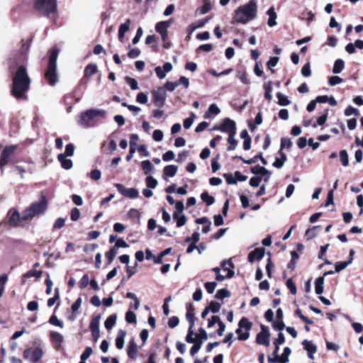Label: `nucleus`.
<instances>
[{
    "label": "nucleus",
    "mask_w": 363,
    "mask_h": 363,
    "mask_svg": "<svg viewBox=\"0 0 363 363\" xmlns=\"http://www.w3.org/2000/svg\"><path fill=\"white\" fill-rule=\"evenodd\" d=\"M42 271H38V270H35V269H31L28 272H27L25 274H24V277L25 278H30V277H36L37 279H39L42 276Z\"/></svg>",
    "instance_id": "864d4df0"
},
{
    "label": "nucleus",
    "mask_w": 363,
    "mask_h": 363,
    "mask_svg": "<svg viewBox=\"0 0 363 363\" xmlns=\"http://www.w3.org/2000/svg\"><path fill=\"white\" fill-rule=\"evenodd\" d=\"M115 186L121 194L127 198L133 199L139 196V192L135 188H125L121 184H116Z\"/></svg>",
    "instance_id": "ddd939ff"
},
{
    "label": "nucleus",
    "mask_w": 363,
    "mask_h": 363,
    "mask_svg": "<svg viewBox=\"0 0 363 363\" xmlns=\"http://www.w3.org/2000/svg\"><path fill=\"white\" fill-rule=\"evenodd\" d=\"M48 206L47 196L43 193L40 195V199L38 202L32 203L23 212V220H30L35 216L44 214Z\"/></svg>",
    "instance_id": "7ed1b4c3"
},
{
    "label": "nucleus",
    "mask_w": 363,
    "mask_h": 363,
    "mask_svg": "<svg viewBox=\"0 0 363 363\" xmlns=\"http://www.w3.org/2000/svg\"><path fill=\"white\" fill-rule=\"evenodd\" d=\"M277 97L278 99V103L281 106H286L290 103V101L288 99V97L280 92H278L277 94Z\"/></svg>",
    "instance_id": "09e8293b"
},
{
    "label": "nucleus",
    "mask_w": 363,
    "mask_h": 363,
    "mask_svg": "<svg viewBox=\"0 0 363 363\" xmlns=\"http://www.w3.org/2000/svg\"><path fill=\"white\" fill-rule=\"evenodd\" d=\"M30 79L25 66L20 65L16 71L12 81L11 94L18 100H26L30 89Z\"/></svg>",
    "instance_id": "f257e3e1"
},
{
    "label": "nucleus",
    "mask_w": 363,
    "mask_h": 363,
    "mask_svg": "<svg viewBox=\"0 0 363 363\" xmlns=\"http://www.w3.org/2000/svg\"><path fill=\"white\" fill-rule=\"evenodd\" d=\"M172 21H161L156 24L155 30L160 34L167 33V29L171 25Z\"/></svg>",
    "instance_id": "412c9836"
},
{
    "label": "nucleus",
    "mask_w": 363,
    "mask_h": 363,
    "mask_svg": "<svg viewBox=\"0 0 363 363\" xmlns=\"http://www.w3.org/2000/svg\"><path fill=\"white\" fill-rule=\"evenodd\" d=\"M216 286V281H208L204 284V287L208 294H213Z\"/></svg>",
    "instance_id": "680f3d73"
},
{
    "label": "nucleus",
    "mask_w": 363,
    "mask_h": 363,
    "mask_svg": "<svg viewBox=\"0 0 363 363\" xmlns=\"http://www.w3.org/2000/svg\"><path fill=\"white\" fill-rule=\"evenodd\" d=\"M116 314H112L107 318L104 323V325L108 330H111L114 326L116 322Z\"/></svg>",
    "instance_id": "72a5a7b5"
},
{
    "label": "nucleus",
    "mask_w": 363,
    "mask_h": 363,
    "mask_svg": "<svg viewBox=\"0 0 363 363\" xmlns=\"http://www.w3.org/2000/svg\"><path fill=\"white\" fill-rule=\"evenodd\" d=\"M350 264V262H337L335 264V272H340V271L345 269Z\"/></svg>",
    "instance_id": "e2e57ef3"
},
{
    "label": "nucleus",
    "mask_w": 363,
    "mask_h": 363,
    "mask_svg": "<svg viewBox=\"0 0 363 363\" xmlns=\"http://www.w3.org/2000/svg\"><path fill=\"white\" fill-rule=\"evenodd\" d=\"M302 345L305 350L308 352V356L311 359H314V354L317 351V347L311 341L304 340L302 342Z\"/></svg>",
    "instance_id": "dca6fc26"
},
{
    "label": "nucleus",
    "mask_w": 363,
    "mask_h": 363,
    "mask_svg": "<svg viewBox=\"0 0 363 363\" xmlns=\"http://www.w3.org/2000/svg\"><path fill=\"white\" fill-rule=\"evenodd\" d=\"M270 333L267 326L262 325L261 331L256 336V342L258 345L268 347L269 345Z\"/></svg>",
    "instance_id": "f8f14e48"
},
{
    "label": "nucleus",
    "mask_w": 363,
    "mask_h": 363,
    "mask_svg": "<svg viewBox=\"0 0 363 363\" xmlns=\"http://www.w3.org/2000/svg\"><path fill=\"white\" fill-rule=\"evenodd\" d=\"M263 88L264 89V97L267 100L270 101L272 99V96L271 94L272 91V82H268L267 83H265L263 86Z\"/></svg>",
    "instance_id": "c9c22d12"
},
{
    "label": "nucleus",
    "mask_w": 363,
    "mask_h": 363,
    "mask_svg": "<svg viewBox=\"0 0 363 363\" xmlns=\"http://www.w3.org/2000/svg\"><path fill=\"white\" fill-rule=\"evenodd\" d=\"M48 322L50 324L55 325V326H57L60 328H62L64 327L63 322L61 320H59L57 318V317L54 314L52 315H51Z\"/></svg>",
    "instance_id": "8fccbe9b"
},
{
    "label": "nucleus",
    "mask_w": 363,
    "mask_h": 363,
    "mask_svg": "<svg viewBox=\"0 0 363 363\" xmlns=\"http://www.w3.org/2000/svg\"><path fill=\"white\" fill-rule=\"evenodd\" d=\"M126 335V331L124 330H119L116 339V346L118 350H121L124 346V339Z\"/></svg>",
    "instance_id": "4be33fe9"
},
{
    "label": "nucleus",
    "mask_w": 363,
    "mask_h": 363,
    "mask_svg": "<svg viewBox=\"0 0 363 363\" xmlns=\"http://www.w3.org/2000/svg\"><path fill=\"white\" fill-rule=\"evenodd\" d=\"M213 130H218L221 132L230 134L232 133H236V125L234 121L229 118H225L219 126H215Z\"/></svg>",
    "instance_id": "9d476101"
},
{
    "label": "nucleus",
    "mask_w": 363,
    "mask_h": 363,
    "mask_svg": "<svg viewBox=\"0 0 363 363\" xmlns=\"http://www.w3.org/2000/svg\"><path fill=\"white\" fill-rule=\"evenodd\" d=\"M235 333L238 335V339L241 341L247 340L250 337V333L243 332L242 328H238L235 330Z\"/></svg>",
    "instance_id": "79ce46f5"
},
{
    "label": "nucleus",
    "mask_w": 363,
    "mask_h": 363,
    "mask_svg": "<svg viewBox=\"0 0 363 363\" xmlns=\"http://www.w3.org/2000/svg\"><path fill=\"white\" fill-rule=\"evenodd\" d=\"M177 167L176 165L170 164L164 167L163 169L164 176L172 177L177 172Z\"/></svg>",
    "instance_id": "c756f323"
},
{
    "label": "nucleus",
    "mask_w": 363,
    "mask_h": 363,
    "mask_svg": "<svg viewBox=\"0 0 363 363\" xmlns=\"http://www.w3.org/2000/svg\"><path fill=\"white\" fill-rule=\"evenodd\" d=\"M340 160L344 167L349 165V157L347 152L345 150H342L340 152Z\"/></svg>",
    "instance_id": "a18cd8bd"
},
{
    "label": "nucleus",
    "mask_w": 363,
    "mask_h": 363,
    "mask_svg": "<svg viewBox=\"0 0 363 363\" xmlns=\"http://www.w3.org/2000/svg\"><path fill=\"white\" fill-rule=\"evenodd\" d=\"M235 133H232L229 134V135H228V143H229V145L227 147V150L228 151L235 150L238 145V141L234 138Z\"/></svg>",
    "instance_id": "f704fd0d"
},
{
    "label": "nucleus",
    "mask_w": 363,
    "mask_h": 363,
    "mask_svg": "<svg viewBox=\"0 0 363 363\" xmlns=\"http://www.w3.org/2000/svg\"><path fill=\"white\" fill-rule=\"evenodd\" d=\"M201 199L207 206L212 205L215 201L214 197L209 195L207 191H204L201 194Z\"/></svg>",
    "instance_id": "4c0bfd02"
},
{
    "label": "nucleus",
    "mask_w": 363,
    "mask_h": 363,
    "mask_svg": "<svg viewBox=\"0 0 363 363\" xmlns=\"http://www.w3.org/2000/svg\"><path fill=\"white\" fill-rule=\"evenodd\" d=\"M295 313H296V315H297L300 318V319H301L302 321H303L306 324H313V320H311V319H310V318H308V317L305 316V315L302 313V312H301V309L297 308V309L296 310V312H295Z\"/></svg>",
    "instance_id": "13d9d810"
},
{
    "label": "nucleus",
    "mask_w": 363,
    "mask_h": 363,
    "mask_svg": "<svg viewBox=\"0 0 363 363\" xmlns=\"http://www.w3.org/2000/svg\"><path fill=\"white\" fill-rule=\"evenodd\" d=\"M141 167L145 174H150L154 169L150 160H143L141 162Z\"/></svg>",
    "instance_id": "e433bc0d"
},
{
    "label": "nucleus",
    "mask_w": 363,
    "mask_h": 363,
    "mask_svg": "<svg viewBox=\"0 0 363 363\" xmlns=\"http://www.w3.org/2000/svg\"><path fill=\"white\" fill-rule=\"evenodd\" d=\"M177 86V82H167L162 87L164 88L165 91H173Z\"/></svg>",
    "instance_id": "338daca9"
},
{
    "label": "nucleus",
    "mask_w": 363,
    "mask_h": 363,
    "mask_svg": "<svg viewBox=\"0 0 363 363\" xmlns=\"http://www.w3.org/2000/svg\"><path fill=\"white\" fill-rule=\"evenodd\" d=\"M18 148V145H11L6 146L2 150L0 155V170L1 174L4 173V168L9 164H16L17 162L11 159V156Z\"/></svg>",
    "instance_id": "423d86ee"
},
{
    "label": "nucleus",
    "mask_w": 363,
    "mask_h": 363,
    "mask_svg": "<svg viewBox=\"0 0 363 363\" xmlns=\"http://www.w3.org/2000/svg\"><path fill=\"white\" fill-rule=\"evenodd\" d=\"M233 159H238V160H241L245 164H252L256 163L258 161V160H259V154H257V155L254 156L253 157H252L251 159H249V160H245L242 156H238V155L234 157Z\"/></svg>",
    "instance_id": "49530a36"
},
{
    "label": "nucleus",
    "mask_w": 363,
    "mask_h": 363,
    "mask_svg": "<svg viewBox=\"0 0 363 363\" xmlns=\"http://www.w3.org/2000/svg\"><path fill=\"white\" fill-rule=\"evenodd\" d=\"M152 101L155 105L157 107H161L165 102L167 98V94L163 87H159L156 90L151 91Z\"/></svg>",
    "instance_id": "6e6552de"
},
{
    "label": "nucleus",
    "mask_w": 363,
    "mask_h": 363,
    "mask_svg": "<svg viewBox=\"0 0 363 363\" xmlns=\"http://www.w3.org/2000/svg\"><path fill=\"white\" fill-rule=\"evenodd\" d=\"M237 77L245 84H249L250 83L249 79L247 78V74L245 71H238Z\"/></svg>",
    "instance_id": "603ef678"
},
{
    "label": "nucleus",
    "mask_w": 363,
    "mask_h": 363,
    "mask_svg": "<svg viewBox=\"0 0 363 363\" xmlns=\"http://www.w3.org/2000/svg\"><path fill=\"white\" fill-rule=\"evenodd\" d=\"M34 6L39 13L50 18L52 21H56L57 0H35Z\"/></svg>",
    "instance_id": "39448f33"
},
{
    "label": "nucleus",
    "mask_w": 363,
    "mask_h": 363,
    "mask_svg": "<svg viewBox=\"0 0 363 363\" xmlns=\"http://www.w3.org/2000/svg\"><path fill=\"white\" fill-rule=\"evenodd\" d=\"M57 160L60 162L62 167L65 169H70L73 166L72 161L70 159H67L64 154L58 155Z\"/></svg>",
    "instance_id": "a211bd4d"
},
{
    "label": "nucleus",
    "mask_w": 363,
    "mask_h": 363,
    "mask_svg": "<svg viewBox=\"0 0 363 363\" xmlns=\"http://www.w3.org/2000/svg\"><path fill=\"white\" fill-rule=\"evenodd\" d=\"M50 339L56 350H60L62 343L64 341L63 336L58 332L52 331L50 333Z\"/></svg>",
    "instance_id": "4468645a"
},
{
    "label": "nucleus",
    "mask_w": 363,
    "mask_h": 363,
    "mask_svg": "<svg viewBox=\"0 0 363 363\" xmlns=\"http://www.w3.org/2000/svg\"><path fill=\"white\" fill-rule=\"evenodd\" d=\"M125 320L128 323H135L137 321L135 313L131 311H127L125 313Z\"/></svg>",
    "instance_id": "4d7b16f0"
},
{
    "label": "nucleus",
    "mask_w": 363,
    "mask_h": 363,
    "mask_svg": "<svg viewBox=\"0 0 363 363\" xmlns=\"http://www.w3.org/2000/svg\"><path fill=\"white\" fill-rule=\"evenodd\" d=\"M286 285L292 294L295 295L296 294V292H297L296 286L295 283L293 281L292 279H289L286 281Z\"/></svg>",
    "instance_id": "69168bd1"
},
{
    "label": "nucleus",
    "mask_w": 363,
    "mask_h": 363,
    "mask_svg": "<svg viewBox=\"0 0 363 363\" xmlns=\"http://www.w3.org/2000/svg\"><path fill=\"white\" fill-rule=\"evenodd\" d=\"M100 115H80L79 124L84 128H91L98 124ZM103 116L104 115H101Z\"/></svg>",
    "instance_id": "1a4fd4ad"
},
{
    "label": "nucleus",
    "mask_w": 363,
    "mask_h": 363,
    "mask_svg": "<svg viewBox=\"0 0 363 363\" xmlns=\"http://www.w3.org/2000/svg\"><path fill=\"white\" fill-rule=\"evenodd\" d=\"M208 339V334L206 331L203 328L199 329V333L196 334V340H206Z\"/></svg>",
    "instance_id": "774afa93"
},
{
    "label": "nucleus",
    "mask_w": 363,
    "mask_h": 363,
    "mask_svg": "<svg viewBox=\"0 0 363 363\" xmlns=\"http://www.w3.org/2000/svg\"><path fill=\"white\" fill-rule=\"evenodd\" d=\"M126 298H131L134 301V303L129 305V308L130 309H133L135 311L138 310L140 307V300L136 296V295L132 292H128L125 295Z\"/></svg>",
    "instance_id": "bb28decb"
},
{
    "label": "nucleus",
    "mask_w": 363,
    "mask_h": 363,
    "mask_svg": "<svg viewBox=\"0 0 363 363\" xmlns=\"http://www.w3.org/2000/svg\"><path fill=\"white\" fill-rule=\"evenodd\" d=\"M89 284V279L88 274H84L79 281V286L81 289L86 288Z\"/></svg>",
    "instance_id": "0e129e2a"
},
{
    "label": "nucleus",
    "mask_w": 363,
    "mask_h": 363,
    "mask_svg": "<svg viewBox=\"0 0 363 363\" xmlns=\"http://www.w3.org/2000/svg\"><path fill=\"white\" fill-rule=\"evenodd\" d=\"M125 80L127 82V84L130 86L132 90L138 89V82L135 79L131 78L130 77H125Z\"/></svg>",
    "instance_id": "6e6d98bb"
},
{
    "label": "nucleus",
    "mask_w": 363,
    "mask_h": 363,
    "mask_svg": "<svg viewBox=\"0 0 363 363\" xmlns=\"http://www.w3.org/2000/svg\"><path fill=\"white\" fill-rule=\"evenodd\" d=\"M269 16V19L267 21V24L269 27H273L277 25L276 19H277V13L273 7H271L268 9L267 12Z\"/></svg>",
    "instance_id": "b1692460"
},
{
    "label": "nucleus",
    "mask_w": 363,
    "mask_h": 363,
    "mask_svg": "<svg viewBox=\"0 0 363 363\" xmlns=\"http://www.w3.org/2000/svg\"><path fill=\"white\" fill-rule=\"evenodd\" d=\"M8 280V276L6 274H3L0 276V298L3 296L5 284Z\"/></svg>",
    "instance_id": "3c124183"
},
{
    "label": "nucleus",
    "mask_w": 363,
    "mask_h": 363,
    "mask_svg": "<svg viewBox=\"0 0 363 363\" xmlns=\"http://www.w3.org/2000/svg\"><path fill=\"white\" fill-rule=\"evenodd\" d=\"M238 326L244 329L245 332L250 333L252 327V323L250 322L247 318L242 317L238 323Z\"/></svg>",
    "instance_id": "cd10ccee"
},
{
    "label": "nucleus",
    "mask_w": 363,
    "mask_h": 363,
    "mask_svg": "<svg viewBox=\"0 0 363 363\" xmlns=\"http://www.w3.org/2000/svg\"><path fill=\"white\" fill-rule=\"evenodd\" d=\"M207 307L210 311L216 313L220 311V304L216 301H212Z\"/></svg>",
    "instance_id": "5fc2aeb1"
},
{
    "label": "nucleus",
    "mask_w": 363,
    "mask_h": 363,
    "mask_svg": "<svg viewBox=\"0 0 363 363\" xmlns=\"http://www.w3.org/2000/svg\"><path fill=\"white\" fill-rule=\"evenodd\" d=\"M324 277H319L315 281V294L320 295L323 292Z\"/></svg>",
    "instance_id": "c85d7f7f"
},
{
    "label": "nucleus",
    "mask_w": 363,
    "mask_h": 363,
    "mask_svg": "<svg viewBox=\"0 0 363 363\" xmlns=\"http://www.w3.org/2000/svg\"><path fill=\"white\" fill-rule=\"evenodd\" d=\"M173 219L176 220L177 228L184 225L186 222V217L184 214L177 212L173 213Z\"/></svg>",
    "instance_id": "393cba45"
},
{
    "label": "nucleus",
    "mask_w": 363,
    "mask_h": 363,
    "mask_svg": "<svg viewBox=\"0 0 363 363\" xmlns=\"http://www.w3.org/2000/svg\"><path fill=\"white\" fill-rule=\"evenodd\" d=\"M251 172L254 174H260L262 176H265L266 174H271V172L268 171L265 167L256 165L251 168Z\"/></svg>",
    "instance_id": "7c9ffc66"
},
{
    "label": "nucleus",
    "mask_w": 363,
    "mask_h": 363,
    "mask_svg": "<svg viewBox=\"0 0 363 363\" xmlns=\"http://www.w3.org/2000/svg\"><path fill=\"white\" fill-rule=\"evenodd\" d=\"M316 103L319 104H325L328 103L330 106H335L337 104V101L334 97H329L328 96H318L315 98Z\"/></svg>",
    "instance_id": "5701e85b"
},
{
    "label": "nucleus",
    "mask_w": 363,
    "mask_h": 363,
    "mask_svg": "<svg viewBox=\"0 0 363 363\" xmlns=\"http://www.w3.org/2000/svg\"><path fill=\"white\" fill-rule=\"evenodd\" d=\"M230 292L227 289H221L217 291L216 294V298L223 299L230 296Z\"/></svg>",
    "instance_id": "c03bdc74"
},
{
    "label": "nucleus",
    "mask_w": 363,
    "mask_h": 363,
    "mask_svg": "<svg viewBox=\"0 0 363 363\" xmlns=\"http://www.w3.org/2000/svg\"><path fill=\"white\" fill-rule=\"evenodd\" d=\"M138 352V350L137 344L133 339L130 340L127 348L128 357L130 359L135 360L136 359Z\"/></svg>",
    "instance_id": "f3484780"
},
{
    "label": "nucleus",
    "mask_w": 363,
    "mask_h": 363,
    "mask_svg": "<svg viewBox=\"0 0 363 363\" xmlns=\"http://www.w3.org/2000/svg\"><path fill=\"white\" fill-rule=\"evenodd\" d=\"M43 355V351L40 347H28L24 350L23 357L32 363L38 362Z\"/></svg>",
    "instance_id": "0eeeda50"
},
{
    "label": "nucleus",
    "mask_w": 363,
    "mask_h": 363,
    "mask_svg": "<svg viewBox=\"0 0 363 363\" xmlns=\"http://www.w3.org/2000/svg\"><path fill=\"white\" fill-rule=\"evenodd\" d=\"M292 146L291 140L288 138H282L281 139V147L280 150H283L284 148L290 149Z\"/></svg>",
    "instance_id": "bf43d9fd"
},
{
    "label": "nucleus",
    "mask_w": 363,
    "mask_h": 363,
    "mask_svg": "<svg viewBox=\"0 0 363 363\" xmlns=\"http://www.w3.org/2000/svg\"><path fill=\"white\" fill-rule=\"evenodd\" d=\"M345 67V62L341 59H337L335 61L333 67V72L334 74H339L340 73Z\"/></svg>",
    "instance_id": "2f4dec72"
},
{
    "label": "nucleus",
    "mask_w": 363,
    "mask_h": 363,
    "mask_svg": "<svg viewBox=\"0 0 363 363\" xmlns=\"http://www.w3.org/2000/svg\"><path fill=\"white\" fill-rule=\"evenodd\" d=\"M265 250L263 247H257L255 248L254 250L251 251L248 254V261L250 262H253L255 260L259 261L261 260L264 255Z\"/></svg>",
    "instance_id": "2eb2a0df"
},
{
    "label": "nucleus",
    "mask_w": 363,
    "mask_h": 363,
    "mask_svg": "<svg viewBox=\"0 0 363 363\" xmlns=\"http://www.w3.org/2000/svg\"><path fill=\"white\" fill-rule=\"evenodd\" d=\"M82 298L81 297H79L75 301L74 303L72 305V315L69 317V319L70 320H74L75 318H76V316H77V311L79 310V308H80L81 306V304H82Z\"/></svg>",
    "instance_id": "a878e982"
},
{
    "label": "nucleus",
    "mask_w": 363,
    "mask_h": 363,
    "mask_svg": "<svg viewBox=\"0 0 363 363\" xmlns=\"http://www.w3.org/2000/svg\"><path fill=\"white\" fill-rule=\"evenodd\" d=\"M257 12L256 1L250 0L247 4L238 8L235 12L234 19L238 23L246 24L256 17Z\"/></svg>",
    "instance_id": "f03ea898"
},
{
    "label": "nucleus",
    "mask_w": 363,
    "mask_h": 363,
    "mask_svg": "<svg viewBox=\"0 0 363 363\" xmlns=\"http://www.w3.org/2000/svg\"><path fill=\"white\" fill-rule=\"evenodd\" d=\"M291 352V349L289 347H286L284 349L281 356L279 357V363H287L289 362V356Z\"/></svg>",
    "instance_id": "37998d69"
},
{
    "label": "nucleus",
    "mask_w": 363,
    "mask_h": 363,
    "mask_svg": "<svg viewBox=\"0 0 363 363\" xmlns=\"http://www.w3.org/2000/svg\"><path fill=\"white\" fill-rule=\"evenodd\" d=\"M8 223L11 227H18L21 225L23 220V215L21 216L18 210L11 208L7 213Z\"/></svg>",
    "instance_id": "9b49d317"
},
{
    "label": "nucleus",
    "mask_w": 363,
    "mask_h": 363,
    "mask_svg": "<svg viewBox=\"0 0 363 363\" xmlns=\"http://www.w3.org/2000/svg\"><path fill=\"white\" fill-rule=\"evenodd\" d=\"M194 343V345L191 347L190 350V354L192 357H194L195 354L197 353L199 350L201 349L203 342L201 340H196Z\"/></svg>",
    "instance_id": "de8ad7c7"
},
{
    "label": "nucleus",
    "mask_w": 363,
    "mask_h": 363,
    "mask_svg": "<svg viewBox=\"0 0 363 363\" xmlns=\"http://www.w3.org/2000/svg\"><path fill=\"white\" fill-rule=\"evenodd\" d=\"M97 71V66L95 64H89L84 69V76L90 77Z\"/></svg>",
    "instance_id": "a19ab883"
},
{
    "label": "nucleus",
    "mask_w": 363,
    "mask_h": 363,
    "mask_svg": "<svg viewBox=\"0 0 363 363\" xmlns=\"http://www.w3.org/2000/svg\"><path fill=\"white\" fill-rule=\"evenodd\" d=\"M320 228V225H315L308 228L306 231V236H307V240H311L315 238L318 234L317 230Z\"/></svg>",
    "instance_id": "473e14b6"
},
{
    "label": "nucleus",
    "mask_w": 363,
    "mask_h": 363,
    "mask_svg": "<svg viewBox=\"0 0 363 363\" xmlns=\"http://www.w3.org/2000/svg\"><path fill=\"white\" fill-rule=\"evenodd\" d=\"M99 320H100V316L96 315L92 318L91 323H90V330L91 332H94L96 330H99Z\"/></svg>",
    "instance_id": "ea45409f"
},
{
    "label": "nucleus",
    "mask_w": 363,
    "mask_h": 363,
    "mask_svg": "<svg viewBox=\"0 0 363 363\" xmlns=\"http://www.w3.org/2000/svg\"><path fill=\"white\" fill-rule=\"evenodd\" d=\"M30 43H31V39H30L26 43L23 44L22 48H21V56L19 57V59L18 60V61L16 62V64H18V63H20L21 62H23V61L27 60V58H28L27 52L29 50V48H30Z\"/></svg>",
    "instance_id": "6ab92c4d"
},
{
    "label": "nucleus",
    "mask_w": 363,
    "mask_h": 363,
    "mask_svg": "<svg viewBox=\"0 0 363 363\" xmlns=\"http://www.w3.org/2000/svg\"><path fill=\"white\" fill-rule=\"evenodd\" d=\"M146 185L148 188L155 189L157 185V181L152 176H148L146 178Z\"/></svg>",
    "instance_id": "052dcab7"
},
{
    "label": "nucleus",
    "mask_w": 363,
    "mask_h": 363,
    "mask_svg": "<svg viewBox=\"0 0 363 363\" xmlns=\"http://www.w3.org/2000/svg\"><path fill=\"white\" fill-rule=\"evenodd\" d=\"M60 50L55 48L50 50L49 61L47 69L45 73V77L50 86H55L58 82V75L57 72V59Z\"/></svg>",
    "instance_id": "20e7f679"
},
{
    "label": "nucleus",
    "mask_w": 363,
    "mask_h": 363,
    "mask_svg": "<svg viewBox=\"0 0 363 363\" xmlns=\"http://www.w3.org/2000/svg\"><path fill=\"white\" fill-rule=\"evenodd\" d=\"M279 154L280 155L279 158H276L275 161L273 162L272 165L273 167L280 169L284 166V162L287 160L286 155L283 152V150H279Z\"/></svg>",
    "instance_id": "aec40b11"
},
{
    "label": "nucleus",
    "mask_w": 363,
    "mask_h": 363,
    "mask_svg": "<svg viewBox=\"0 0 363 363\" xmlns=\"http://www.w3.org/2000/svg\"><path fill=\"white\" fill-rule=\"evenodd\" d=\"M117 254V250L113 247L110 249L109 251H107L105 253V257L107 260V264H111L114 259L116 255Z\"/></svg>",
    "instance_id": "58836bf2"
}]
</instances>
